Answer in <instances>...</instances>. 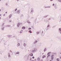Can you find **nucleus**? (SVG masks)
Returning <instances> with one entry per match:
<instances>
[{"label": "nucleus", "mask_w": 61, "mask_h": 61, "mask_svg": "<svg viewBox=\"0 0 61 61\" xmlns=\"http://www.w3.org/2000/svg\"><path fill=\"white\" fill-rule=\"evenodd\" d=\"M20 25V23H18V26H19Z\"/></svg>", "instance_id": "nucleus-1"}, {"label": "nucleus", "mask_w": 61, "mask_h": 61, "mask_svg": "<svg viewBox=\"0 0 61 61\" xmlns=\"http://www.w3.org/2000/svg\"><path fill=\"white\" fill-rule=\"evenodd\" d=\"M22 29H25V27H23L22 28Z\"/></svg>", "instance_id": "nucleus-2"}, {"label": "nucleus", "mask_w": 61, "mask_h": 61, "mask_svg": "<svg viewBox=\"0 0 61 61\" xmlns=\"http://www.w3.org/2000/svg\"><path fill=\"white\" fill-rule=\"evenodd\" d=\"M46 57V56H45V55H44V56H43L42 57V58H44V57Z\"/></svg>", "instance_id": "nucleus-3"}, {"label": "nucleus", "mask_w": 61, "mask_h": 61, "mask_svg": "<svg viewBox=\"0 0 61 61\" xmlns=\"http://www.w3.org/2000/svg\"><path fill=\"white\" fill-rule=\"evenodd\" d=\"M12 16V15H10L9 16L10 18H11V17Z\"/></svg>", "instance_id": "nucleus-4"}, {"label": "nucleus", "mask_w": 61, "mask_h": 61, "mask_svg": "<svg viewBox=\"0 0 61 61\" xmlns=\"http://www.w3.org/2000/svg\"><path fill=\"white\" fill-rule=\"evenodd\" d=\"M37 60H40V59H39V58H37Z\"/></svg>", "instance_id": "nucleus-5"}, {"label": "nucleus", "mask_w": 61, "mask_h": 61, "mask_svg": "<svg viewBox=\"0 0 61 61\" xmlns=\"http://www.w3.org/2000/svg\"><path fill=\"white\" fill-rule=\"evenodd\" d=\"M30 56H33V54L31 53Z\"/></svg>", "instance_id": "nucleus-6"}, {"label": "nucleus", "mask_w": 61, "mask_h": 61, "mask_svg": "<svg viewBox=\"0 0 61 61\" xmlns=\"http://www.w3.org/2000/svg\"><path fill=\"white\" fill-rule=\"evenodd\" d=\"M57 61H59V59L57 58Z\"/></svg>", "instance_id": "nucleus-7"}, {"label": "nucleus", "mask_w": 61, "mask_h": 61, "mask_svg": "<svg viewBox=\"0 0 61 61\" xmlns=\"http://www.w3.org/2000/svg\"><path fill=\"white\" fill-rule=\"evenodd\" d=\"M29 32H30V33H32V32H31V30H29Z\"/></svg>", "instance_id": "nucleus-8"}, {"label": "nucleus", "mask_w": 61, "mask_h": 61, "mask_svg": "<svg viewBox=\"0 0 61 61\" xmlns=\"http://www.w3.org/2000/svg\"><path fill=\"white\" fill-rule=\"evenodd\" d=\"M50 53H51V52H49L48 53L47 55H48L49 54H50Z\"/></svg>", "instance_id": "nucleus-9"}, {"label": "nucleus", "mask_w": 61, "mask_h": 61, "mask_svg": "<svg viewBox=\"0 0 61 61\" xmlns=\"http://www.w3.org/2000/svg\"><path fill=\"white\" fill-rule=\"evenodd\" d=\"M19 54V52H17L16 53V54Z\"/></svg>", "instance_id": "nucleus-10"}, {"label": "nucleus", "mask_w": 61, "mask_h": 61, "mask_svg": "<svg viewBox=\"0 0 61 61\" xmlns=\"http://www.w3.org/2000/svg\"><path fill=\"white\" fill-rule=\"evenodd\" d=\"M59 30H60V31H61V28H59Z\"/></svg>", "instance_id": "nucleus-11"}, {"label": "nucleus", "mask_w": 61, "mask_h": 61, "mask_svg": "<svg viewBox=\"0 0 61 61\" xmlns=\"http://www.w3.org/2000/svg\"><path fill=\"white\" fill-rule=\"evenodd\" d=\"M18 46H20V44L18 43Z\"/></svg>", "instance_id": "nucleus-12"}, {"label": "nucleus", "mask_w": 61, "mask_h": 61, "mask_svg": "<svg viewBox=\"0 0 61 61\" xmlns=\"http://www.w3.org/2000/svg\"><path fill=\"white\" fill-rule=\"evenodd\" d=\"M24 46H25V44H24Z\"/></svg>", "instance_id": "nucleus-13"}, {"label": "nucleus", "mask_w": 61, "mask_h": 61, "mask_svg": "<svg viewBox=\"0 0 61 61\" xmlns=\"http://www.w3.org/2000/svg\"><path fill=\"white\" fill-rule=\"evenodd\" d=\"M8 57H10V55H8Z\"/></svg>", "instance_id": "nucleus-14"}, {"label": "nucleus", "mask_w": 61, "mask_h": 61, "mask_svg": "<svg viewBox=\"0 0 61 61\" xmlns=\"http://www.w3.org/2000/svg\"><path fill=\"white\" fill-rule=\"evenodd\" d=\"M59 1L60 2H61V0H59Z\"/></svg>", "instance_id": "nucleus-15"}, {"label": "nucleus", "mask_w": 61, "mask_h": 61, "mask_svg": "<svg viewBox=\"0 0 61 61\" xmlns=\"http://www.w3.org/2000/svg\"><path fill=\"white\" fill-rule=\"evenodd\" d=\"M17 13H19V11H17Z\"/></svg>", "instance_id": "nucleus-16"}, {"label": "nucleus", "mask_w": 61, "mask_h": 61, "mask_svg": "<svg viewBox=\"0 0 61 61\" xmlns=\"http://www.w3.org/2000/svg\"><path fill=\"white\" fill-rule=\"evenodd\" d=\"M16 10H17V9H15V11H16Z\"/></svg>", "instance_id": "nucleus-17"}, {"label": "nucleus", "mask_w": 61, "mask_h": 61, "mask_svg": "<svg viewBox=\"0 0 61 61\" xmlns=\"http://www.w3.org/2000/svg\"><path fill=\"white\" fill-rule=\"evenodd\" d=\"M31 28H29V30H31Z\"/></svg>", "instance_id": "nucleus-18"}, {"label": "nucleus", "mask_w": 61, "mask_h": 61, "mask_svg": "<svg viewBox=\"0 0 61 61\" xmlns=\"http://www.w3.org/2000/svg\"><path fill=\"white\" fill-rule=\"evenodd\" d=\"M37 42V41H36L35 42V43H36Z\"/></svg>", "instance_id": "nucleus-19"}, {"label": "nucleus", "mask_w": 61, "mask_h": 61, "mask_svg": "<svg viewBox=\"0 0 61 61\" xmlns=\"http://www.w3.org/2000/svg\"><path fill=\"white\" fill-rule=\"evenodd\" d=\"M32 58L33 59H34L35 58V57H34V56L33 57H32Z\"/></svg>", "instance_id": "nucleus-20"}, {"label": "nucleus", "mask_w": 61, "mask_h": 61, "mask_svg": "<svg viewBox=\"0 0 61 61\" xmlns=\"http://www.w3.org/2000/svg\"><path fill=\"white\" fill-rule=\"evenodd\" d=\"M50 56V55H49L48 56H48Z\"/></svg>", "instance_id": "nucleus-21"}, {"label": "nucleus", "mask_w": 61, "mask_h": 61, "mask_svg": "<svg viewBox=\"0 0 61 61\" xmlns=\"http://www.w3.org/2000/svg\"><path fill=\"white\" fill-rule=\"evenodd\" d=\"M34 51H32V52H34Z\"/></svg>", "instance_id": "nucleus-22"}, {"label": "nucleus", "mask_w": 61, "mask_h": 61, "mask_svg": "<svg viewBox=\"0 0 61 61\" xmlns=\"http://www.w3.org/2000/svg\"><path fill=\"white\" fill-rule=\"evenodd\" d=\"M37 34H39V32H37Z\"/></svg>", "instance_id": "nucleus-23"}, {"label": "nucleus", "mask_w": 61, "mask_h": 61, "mask_svg": "<svg viewBox=\"0 0 61 61\" xmlns=\"http://www.w3.org/2000/svg\"><path fill=\"white\" fill-rule=\"evenodd\" d=\"M54 56V55H52V56Z\"/></svg>", "instance_id": "nucleus-24"}, {"label": "nucleus", "mask_w": 61, "mask_h": 61, "mask_svg": "<svg viewBox=\"0 0 61 61\" xmlns=\"http://www.w3.org/2000/svg\"><path fill=\"white\" fill-rule=\"evenodd\" d=\"M51 59H52H52H53V58H52V57H51Z\"/></svg>", "instance_id": "nucleus-25"}, {"label": "nucleus", "mask_w": 61, "mask_h": 61, "mask_svg": "<svg viewBox=\"0 0 61 61\" xmlns=\"http://www.w3.org/2000/svg\"><path fill=\"white\" fill-rule=\"evenodd\" d=\"M46 50V49H45V50H44V51H45V50Z\"/></svg>", "instance_id": "nucleus-26"}, {"label": "nucleus", "mask_w": 61, "mask_h": 61, "mask_svg": "<svg viewBox=\"0 0 61 61\" xmlns=\"http://www.w3.org/2000/svg\"><path fill=\"white\" fill-rule=\"evenodd\" d=\"M54 4H53V6H54Z\"/></svg>", "instance_id": "nucleus-27"}, {"label": "nucleus", "mask_w": 61, "mask_h": 61, "mask_svg": "<svg viewBox=\"0 0 61 61\" xmlns=\"http://www.w3.org/2000/svg\"><path fill=\"white\" fill-rule=\"evenodd\" d=\"M5 14H4V16H5Z\"/></svg>", "instance_id": "nucleus-28"}, {"label": "nucleus", "mask_w": 61, "mask_h": 61, "mask_svg": "<svg viewBox=\"0 0 61 61\" xmlns=\"http://www.w3.org/2000/svg\"><path fill=\"white\" fill-rule=\"evenodd\" d=\"M53 0H50L51 1H53Z\"/></svg>", "instance_id": "nucleus-29"}, {"label": "nucleus", "mask_w": 61, "mask_h": 61, "mask_svg": "<svg viewBox=\"0 0 61 61\" xmlns=\"http://www.w3.org/2000/svg\"><path fill=\"white\" fill-rule=\"evenodd\" d=\"M7 13V12H6L5 13H6H6Z\"/></svg>", "instance_id": "nucleus-30"}, {"label": "nucleus", "mask_w": 61, "mask_h": 61, "mask_svg": "<svg viewBox=\"0 0 61 61\" xmlns=\"http://www.w3.org/2000/svg\"><path fill=\"white\" fill-rule=\"evenodd\" d=\"M20 33H22V32H20Z\"/></svg>", "instance_id": "nucleus-31"}, {"label": "nucleus", "mask_w": 61, "mask_h": 61, "mask_svg": "<svg viewBox=\"0 0 61 61\" xmlns=\"http://www.w3.org/2000/svg\"><path fill=\"white\" fill-rule=\"evenodd\" d=\"M60 59H61V57H60Z\"/></svg>", "instance_id": "nucleus-32"}, {"label": "nucleus", "mask_w": 61, "mask_h": 61, "mask_svg": "<svg viewBox=\"0 0 61 61\" xmlns=\"http://www.w3.org/2000/svg\"><path fill=\"white\" fill-rule=\"evenodd\" d=\"M4 25V23H3V25Z\"/></svg>", "instance_id": "nucleus-33"}, {"label": "nucleus", "mask_w": 61, "mask_h": 61, "mask_svg": "<svg viewBox=\"0 0 61 61\" xmlns=\"http://www.w3.org/2000/svg\"><path fill=\"white\" fill-rule=\"evenodd\" d=\"M0 11H1V10L0 9Z\"/></svg>", "instance_id": "nucleus-34"}, {"label": "nucleus", "mask_w": 61, "mask_h": 61, "mask_svg": "<svg viewBox=\"0 0 61 61\" xmlns=\"http://www.w3.org/2000/svg\"><path fill=\"white\" fill-rule=\"evenodd\" d=\"M0 16H1V14H0Z\"/></svg>", "instance_id": "nucleus-35"}, {"label": "nucleus", "mask_w": 61, "mask_h": 61, "mask_svg": "<svg viewBox=\"0 0 61 61\" xmlns=\"http://www.w3.org/2000/svg\"><path fill=\"white\" fill-rule=\"evenodd\" d=\"M18 1V0H17Z\"/></svg>", "instance_id": "nucleus-36"}, {"label": "nucleus", "mask_w": 61, "mask_h": 61, "mask_svg": "<svg viewBox=\"0 0 61 61\" xmlns=\"http://www.w3.org/2000/svg\"><path fill=\"white\" fill-rule=\"evenodd\" d=\"M1 19V17H0V19Z\"/></svg>", "instance_id": "nucleus-37"}, {"label": "nucleus", "mask_w": 61, "mask_h": 61, "mask_svg": "<svg viewBox=\"0 0 61 61\" xmlns=\"http://www.w3.org/2000/svg\"><path fill=\"white\" fill-rule=\"evenodd\" d=\"M0 1H1V0H0Z\"/></svg>", "instance_id": "nucleus-38"}, {"label": "nucleus", "mask_w": 61, "mask_h": 61, "mask_svg": "<svg viewBox=\"0 0 61 61\" xmlns=\"http://www.w3.org/2000/svg\"><path fill=\"white\" fill-rule=\"evenodd\" d=\"M29 23H30V22H29Z\"/></svg>", "instance_id": "nucleus-39"}]
</instances>
